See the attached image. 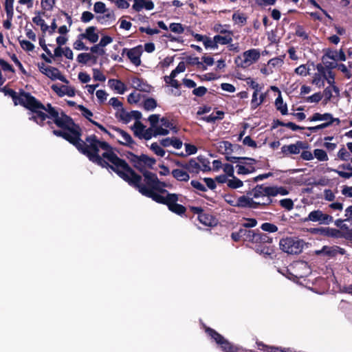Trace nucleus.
<instances>
[{
  "mask_svg": "<svg viewBox=\"0 0 352 352\" xmlns=\"http://www.w3.org/2000/svg\"><path fill=\"white\" fill-rule=\"evenodd\" d=\"M28 96L26 109L30 111L29 120L40 126H45L47 118L52 120L54 124L62 129H54L52 133L74 146L80 153L87 156L89 161L96 164L98 160H100V148L102 150L111 149V145L108 142L99 140L94 134L87 136L85 141H83L81 139L82 129L72 117L60 109L53 107L50 103L43 104L32 94Z\"/></svg>",
  "mask_w": 352,
  "mask_h": 352,
  "instance_id": "1",
  "label": "nucleus"
},
{
  "mask_svg": "<svg viewBox=\"0 0 352 352\" xmlns=\"http://www.w3.org/2000/svg\"><path fill=\"white\" fill-rule=\"evenodd\" d=\"M28 96L26 109L30 111L29 120L40 126H45L47 118L52 120L54 124L62 129H54L52 133L74 146L80 153L87 156L89 161L96 164L98 160H100V148L102 150L111 149V145L108 142L99 140L94 134L87 136L85 141H83L81 139L82 129L72 117L60 109L53 107L50 103L43 104L32 94Z\"/></svg>",
  "mask_w": 352,
  "mask_h": 352,
  "instance_id": "2",
  "label": "nucleus"
},
{
  "mask_svg": "<svg viewBox=\"0 0 352 352\" xmlns=\"http://www.w3.org/2000/svg\"><path fill=\"white\" fill-rule=\"evenodd\" d=\"M104 151L100 156V160H98L96 164L102 168H110L129 185L138 189L142 195L152 199L151 195L169 193L164 188L171 186L160 181L155 173H146L143 184L142 176L136 173L124 160L120 158L113 151L111 146V149Z\"/></svg>",
  "mask_w": 352,
  "mask_h": 352,
  "instance_id": "3",
  "label": "nucleus"
},
{
  "mask_svg": "<svg viewBox=\"0 0 352 352\" xmlns=\"http://www.w3.org/2000/svg\"><path fill=\"white\" fill-rule=\"evenodd\" d=\"M255 234L260 237L258 241H252L254 244L255 252L263 255L265 258L272 259L275 256V246L272 244L273 238L258 229L256 230Z\"/></svg>",
  "mask_w": 352,
  "mask_h": 352,
  "instance_id": "4",
  "label": "nucleus"
},
{
  "mask_svg": "<svg viewBox=\"0 0 352 352\" xmlns=\"http://www.w3.org/2000/svg\"><path fill=\"white\" fill-rule=\"evenodd\" d=\"M253 197L255 199H259V197H266L265 204H267V206L272 204V197H276L278 195H286L288 194V190L284 187H278L275 186H265L264 184H257L253 188Z\"/></svg>",
  "mask_w": 352,
  "mask_h": 352,
  "instance_id": "5",
  "label": "nucleus"
},
{
  "mask_svg": "<svg viewBox=\"0 0 352 352\" xmlns=\"http://www.w3.org/2000/svg\"><path fill=\"white\" fill-rule=\"evenodd\" d=\"M152 199L157 203L167 206L168 210L178 215L184 214L186 208L183 205L177 204L179 195L175 193H168L166 197L162 195H151Z\"/></svg>",
  "mask_w": 352,
  "mask_h": 352,
  "instance_id": "6",
  "label": "nucleus"
},
{
  "mask_svg": "<svg viewBox=\"0 0 352 352\" xmlns=\"http://www.w3.org/2000/svg\"><path fill=\"white\" fill-rule=\"evenodd\" d=\"M280 248L284 252L289 254H300L304 247V241L293 237L282 239L279 242Z\"/></svg>",
  "mask_w": 352,
  "mask_h": 352,
  "instance_id": "7",
  "label": "nucleus"
},
{
  "mask_svg": "<svg viewBox=\"0 0 352 352\" xmlns=\"http://www.w3.org/2000/svg\"><path fill=\"white\" fill-rule=\"evenodd\" d=\"M253 188L247 192L246 195H242L237 198L236 205L238 208L248 209H265L267 207V204L264 201H257L254 200Z\"/></svg>",
  "mask_w": 352,
  "mask_h": 352,
  "instance_id": "8",
  "label": "nucleus"
},
{
  "mask_svg": "<svg viewBox=\"0 0 352 352\" xmlns=\"http://www.w3.org/2000/svg\"><path fill=\"white\" fill-rule=\"evenodd\" d=\"M205 332L220 346L223 352H233L235 345L229 342L217 331L209 327H205Z\"/></svg>",
  "mask_w": 352,
  "mask_h": 352,
  "instance_id": "9",
  "label": "nucleus"
},
{
  "mask_svg": "<svg viewBox=\"0 0 352 352\" xmlns=\"http://www.w3.org/2000/svg\"><path fill=\"white\" fill-rule=\"evenodd\" d=\"M0 91L3 92L5 96H10L15 106L19 104L26 109L27 100H28V96H31L30 93L21 89L18 94L14 90L8 88L7 86L0 87Z\"/></svg>",
  "mask_w": 352,
  "mask_h": 352,
  "instance_id": "10",
  "label": "nucleus"
},
{
  "mask_svg": "<svg viewBox=\"0 0 352 352\" xmlns=\"http://www.w3.org/2000/svg\"><path fill=\"white\" fill-rule=\"evenodd\" d=\"M143 53L142 45H139L133 48L128 49L124 48L122 52V56L126 55L127 58L130 60L131 63L136 67L141 65V56Z\"/></svg>",
  "mask_w": 352,
  "mask_h": 352,
  "instance_id": "11",
  "label": "nucleus"
},
{
  "mask_svg": "<svg viewBox=\"0 0 352 352\" xmlns=\"http://www.w3.org/2000/svg\"><path fill=\"white\" fill-rule=\"evenodd\" d=\"M256 230H248L240 228L238 232L231 234V238L234 241H239L241 239L244 241L252 242V241H258L260 237L255 234Z\"/></svg>",
  "mask_w": 352,
  "mask_h": 352,
  "instance_id": "12",
  "label": "nucleus"
},
{
  "mask_svg": "<svg viewBox=\"0 0 352 352\" xmlns=\"http://www.w3.org/2000/svg\"><path fill=\"white\" fill-rule=\"evenodd\" d=\"M309 147V144L305 141H297L295 144L284 145L281 147V153L285 156L291 154H299L301 150L307 149Z\"/></svg>",
  "mask_w": 352,
  "mask_h": 352,
  "instance_id": "13",
  "label": "nucleus"
},
{
  "mask_svg": "<svg viewBox=\"0 0 352 352\" xmlns=\"http://www.w3.org/2000/svg\"><path fill=\"white\" fill-rule=\"evenodd\" d=\"M318 221L320 224H326L328 225L330 223L333 221V218L332 216L324 214L321 210H316L311 211L308 217L305 218L304 221Z\"/></svg>",
  "mask_w": 352,
  "mask_h": 352,
  "instance_id": "14",
  "label": "nucleus"
},
{
  "mask_svg": "<svg viewBox=\"0 0 352 352\" xmlns=\"http://www.w3.org/2000/svg\"><path fill=\"white\" fill-rule=\"evenodd\" d=\"M160 116L159 114H152L148 117V120L151 126L149 128L145 129L142 139L148 140L151 139L152 137H157L155 129L156 124L159 122Z\"/></svg>",
  "mask_w": 352,
  "mask_h": 352,
  "instance_id": "15",
  "label": "nucleus"
},
{
  "mask_svg": "<svg viewBox=\"0 0 352 352\" xmlns=\"http://www.w3.org/2000/svg\"><path fill=\"white\" fill-rule=\"evenodd\" d=\"M243 60L241 61V63L237 64L239 66H241L243 68H245L249 66L251 63L256 62L260 56V52L257 49H251L247 50L243 53Z\"/></svg>",
  "mask_w": 352,
  "mask_h": 352,
  "instance_id": "16",
  "label": "nucleus"
},
{
  "mask_svg": "<svg viewBox=\"0 0 352 352\" xmlns=\"http://www.w3.org/2000/svg\"><path fill=\"white\" fill-rule=\"evenodd\" d=\"M127 160L132 164L133 166L139 170L144 177V174L146 173H151L149 170H147L146 168H144L142 162L141 155H137L131 151H127L125 154Z\"/></svg>",
  "mask_w": 352,
  "mask_h": 352,
  "instance_id": "17",
  "label": "nucleus"
},
{
  "mask_svg": "<svg viewBox=\"0 0 352 352\" xmlns=\"http://www.w3.org/2000/svg\"><path fill=\"white\" fill-rule=\"evenodd\" d=\"M109 128L110 129H112V130L118 132L119 134H120L122 135L124 142L118 140V144H120L121 145L126 146L132 149L134 148L135 142L133 140V139L131 138V136L129 133H128L125 131L122 130V129L115 126H113V125H109Z\"/></svg>",
  "mask_w": 352,
  "mask_h": 352,
  "instance_id": "18",
  "label": "nucleus"
},
{
  "mask_svg": "<svg viewBox=\"0 0 352 352\" xmlns=\"http://www.w3.org/2000/svg\"><path fill=\"white\" fill-rule=\"evenodd\" d=\"M324 55L322 57L324 61V57H327L334 61H345L346 59V54L343 49H340L339 51L333 50L331 48H327L324 50Z\"/></svg>",
  "mask_w": 352,
  "mask_h": 352,
  "instance_id": "19",
  "label": "nucleus"
},
{
  "mask_svg": "<svg viewBox=\"0 0 352 352\" xmlns=\"http://www.w3.org/2000/svg\"><path fill=\"white\" fill-rule=\"evenodd\" d=\"M175 165L179 167L183 168L190 173H198L201 169V166L199 162L194 158H192L189 160L188 163L182 162L179 160H176L175 162Z\"/></svg>",
  "mask_w": 352,
  "mask_h": 352,
  "instance_id": "20",
  "label": "nucleus"
},
{
  "mask_svg": "<svg viewBox=\"0 0 352 352\" xmlns=\"http://www.w3.org/2000/svg\"><path fill=\"white\" fill-rule=\"evenodd\" d=\"M97 28L95 26H89L85 30V33L80 34L78 37L80 39H87L90 43H95L98 41L99 36L96 32Z\"/></svg>",
  "mask_w": 352,
  "mask_h": 352,
  "instance_id": "21",
  "label": "nucleus"
},
{
  "mask_svg": "<svg viewBox=\"0 0 352 352\" xmlns=\"http://www.w3.org/2000/svg\"><path fill=\"white\" fill-rule=\"evenodd\" d=\"M131 84L134 89L143 92H150L151 86L142 78L133 76L131 78Z\"/></svg>",
  "mask_w": 352,
  "mask_h": 352,
  "instance_id": "22",
  "label": "nucleus"
},
{
  "mask_svg": "<svg viewBox=\"0 0 352 352\" xmlns=\"http://www.w3.org/2000/svg\"><path fill=\"white\" fill-rule=\"evenodd\" d=\"M51 88L59 97H63L65 95L69 97L75 96V89L72 87L66 85L58 87L57 85H52Z\"/></svg>",
  "mask_w": 352,
  "mask_h": 352,
  "instance_id": "23",
  "label": "nucleus"
},
{
  "mask_svg": "<svg viewBox=\"0 0 352 352\" xmlns=\"http://www.w3.org/2000/svg\"><path fill=\"white\" fill-rule=\"evenodd\" d=\"M45 76L52 80H59L65 83H69L68 80L61 74L59 69L56 67L49 66L48 71H46Z\"/></svg>",
  "mask_w": 352,
  "mask_h": 352,
  "instance_id": "24",
  "label": "nucleus"
},
{
  "mask_svg": "<svg viewBox=\"0 0 352 352\" xmlns=\"http://www.w3.org/2000/svg\"><path fill=\"white\" fill-rule=\"evenodd\" d=\"M132 8L135 12H140L143 8L146 10H151L154 8V3L152 1L133 0Z\"/></svg>",
  "mask_w": 352,
  "mask_h": 352,
  "instance_id": "25",
  "label": "nucleus"
},
{
  "mask_svg": "<svg viewBox=\"0 0 352 352\" xmlns=\"http://www.w3.org/2000/svg\"><path fill=\"white\" fill-rule=\"evenodd\" d=\"M351 230L348 232H343L340 230L329 228L327 237H332L336 239L344 238L351 241Z\"/></svg>",
  "mask_w": 352,
  "mask_h": 352,
  "instance_id": "26",
  "label": "nucleus"
},
{
  "mask_svg": "<svg viewBox=\"0 0 352 352\" xmlns=\"http://www.w3.org/2000/svg\"><path fill=\"white\" fill-rule=\"evenodd\" d=\"M233 35H234L233 32H228L227 34H222V35L217 34L214 36V39H215V41L217 44V45L219 44L222 45H228V44H230L232 42Z\"/></svg>",
  "mask_w": 352,
  "mask_h": 352,
  "instance_id": "27",
  "label": "nucleus"
},
{
  "mask_svg": "<svg viewBox=\"0 0 352 352\" xmlns=\"http://www.w3.org/2000/svg\"><path fill=\"white\" fill-rule=\"evenodd\" d=\"M108 84L111 89L116 90L120 94H123L126 89L125 84L118 79H109Z\"/></svg>",
  "mask_w": 352,
  "mask_h": 352,
  "instance_id": "28",
  "label": "nucleus"
},
{
  "mask_svg": "<svg viewBox=\"0 0 352 352\" xmlns=\"http://www.w3.org/2000/svg\"><path fill=\"white\" fill-rule=\"evenodd\" d=\"M199 221L206 226H213L214 223V217L208 213H206L204 211L197 217Z\"/></svg>",
  "mask_w": 352,
  "mask_h": 352,
  "instance_id": "29",
  "label": "nucleus"
},
{
  "mask_svg": "<svg viewBox=\"0 0 352 352\" xmlns=\"http://www.w3.org/2000/svg\"><path fill=\"white\" fill-rule=\"evenodd\" d=\"M171 174L175 179L179 182H188L190 179L187 171L181 169H174L172 170Z\"/></svg>",
  "mask_w": 352,
  "mask_h": 352,
  "instance_id": "30",
  "label": "nucleus"
},
{
  "mask_svg": "<svg viewBox=\"0 0 352 352\" xmlns=\"http://www.w3.org/2000/svg\"><path fill=\"white\" fill-rule=\"evenodd\" d=\"M275 106L282 115H287L288 113L287 105L283 102L281 95H279L275 100Z\"/></svg>",
  "mask_w": 352,
  "mask_h": 352,
  "instance_id": "31",
  "label": "nucleus"
},
{
  "mask_svg": "<svg viewBox=\"0 0 352 352\" xmlns=\"http://www.w3.org/2000/svg\"><path fill=\"white\" fill-rule=\"evenodd\" d=\"M186 63L189 65H197V68L201 69L202 70L206 69V66L199 61V58L197 56H189L186 58Z\"/></svg>",
  "mask_w": 352,
  "mask_h": 352,
  "instance_id": "32",
  "label": "nucleus"
},
{
  "mask_svg": "<svg viewBox=\"0 0 352 352\" xmlns=\"http://www.w3.org/2000/svg\"><path fill=\"white\" fill-rule=\"evenodd\" d=\"M131 129L135 136L142 139L146 126L140 121H135Z\"/></svg>",
  "mask_w": 352,
  "mask_h": 352,
  "instance_id": "33",
  "label": "nucleus"
},
{
  "mask_svg": "<svg viewBox=\"0 0 352 352\" xmlns=\"http://www.w3.org/2000/svg\"><path fill=\"white\" fill-rule=\"evenodd\" d=\"M330 119H331V113H325L323 114H321L320 113H315L313 114L311 117H309L308 118V120L310 122H316L320 120H325L328 122L330 121Z\"/></svg>",
  "mask_w": 352,
  "mask_h": 352,
  "instance_id": "34",
  "label": "nucleus"
},
{
  "mask_svg": "<svg viewBox=\"0 0 352 352\" xmlns=\"http://www.w3.org/2000/svg\"><path fill=\"white\" fill-rule=\"evenodd\" d=\"M142 166L144 168H153V166L155 164L156 160L154 157H149L147 155L142 154L141 155Z\"/></svg>",
  "mask_w": 352,
  "mask_h": 352,
  "instance_id": "35",
  "label": "nucleus"
},
{
  "mask_svg": "<svg viewBox=\"0 0 352 352\" xmlns=\"http://www.w3.org/2000/svg\"><path fill=\"white\" fill-rule=\"evenodd\" d=\"M116 117L122 120L125 124H127L131 121L130 112H126L123 107L116 113Z\"/></svg>",
  "mask_w": 352,
  "mask_h": 352,
  "instance_id": "36",
  "label": "nucleus"
},
{
  "mask_svg": "<svg viewBox=\"0 0 352 352\" xmlns=\"http://www.w3.org/2000/svg\"><path fill=\"white\" fill-rule=\"evenodd\" d=\"M236 168H237V174L238 175H247L250 173H252L256 171V168L253 166L248 165V167H245V166L242 164H237L236 166Z\"/></svg>",
  "mask_w": 352,
  "mask_h": 352,
  "instance_id": "37",
  "label": "nucleus"
},
{
  "mask_svg": "<svg viewBox=\"0 0 352 352\" xmlns=\"http://www.w3.org/2000/svg\"><path fill=\"white\" fill-rule=\"evenodd\" d=\"M337 245H334L332 247H329L324 245L322 247L320 251L317 252V254H320L321 252L324 253V255L329 256L330 257H333L337 255L336 248Z\"/></svg>",
  "mask_w": 352,
  "mask_h": 352,
  "instance_id": "38",
  "label": "nucleus"
},
{
  "mask_svg": "<svg viewBox=\"0 0 352 352\" xmlns=\"http://www.w3.org/2000/svg\"><path fill=\"white\" fill-rule=\"evenodd\" d=\"M157 101L153 98H148L143 102V107L146 111L153 110L157 107Z\"/></svg>",
  "mask_w": 352,
  "mask_h": 352,
  "instance_id": "39",
  "label": "nucleus"
},
{
  "mask_svg": "<svg viewBox=\"0 0 352 352\" xmlns=\"http://www.w3.org/2000/svg\"><path fill=\"white\" fill-rule=\"evenodd\" d=\"M328 230H329V227H327V228L320 227V228H311L309 231L312 234L320 235L322 236L327 237Z\"/></svg>",
  "mask_w": 352,
  "mask_h": 352,
  "instance_id": "40",
  "label": "nucleus"
},
{
  "mask_svg": "<svg viewBox=\"0 0 352 352\" xmlns=\"http://www.w3.org/2000/svg\"><path fill=\"white\" fill-rule=\"evenodd\" d=\"M232 20L235 23L243 25L247 22V17L245 16L244 14L234 12L232 14Z\"/></svg>",
  "mask_w": 352,
  "mask_h": 352,
  "instance_id": "41",
  "label": "nucleus"
},
{
  "mask_svg": "<svg viewBox=\"0 0 352 352\" xmlns=\"http://www.w3.org/2000/svg\"><path fill=\"white\" fill-rule=\"evenodd\" d=\"M295 35L302 40H308L309 38V34L305 32L304 27L301 25H296Z\"/></svg>",
  "mask_w": 352,
  "mask_h": 352,
  "instance_id": "42",
  "label": "nucleus"
},
{
  "mask_svg": "<svg viewBox=\"0 0 352 352\" xmlns=\"http://www.w3.org/2000/svg\"><path fill=\"white\" fill-rule=\"evenodd\" d=\"M92 58H94V55H92L91 54L81 53L78 55L76 60L79 63L85 65L89 61H90L92 59Z\"/></svg>",
  "mask_w": 352,
  "mask_h": 352,
  "instance_id": "43",
  "label": "nucleus"
},
{
  "mask_svg": "<svg viewBox=\"0 0 352 352\" xmlns=\"http://www.w3.org/2000/svg\"><path fill=\"white\" fill-rule=\"evenodd\" d=\"M150 149L157 156L164 157L165 155V151L157 142L152 143Z\"/></svg>",
  "mask_w": 352,
  "mask_h": 352,
  "instance_id": "44",
  "label": "nucleus"
},
{
  "mask_svg": "<svg viewBox=\"0 0 352 352\" xmlns=\"http://www.w3.org/2000/svg\"><path fill=\"white\" fill-rule=\"evenodd\" d=\"M197 159L199 161V163H200L201 164V166L203 167L201 170L204 172L210 171L211 170L210 166V162L207 158H206L203 155H199L197 157Z\"/></svg>",
  "mask_w": 352,
  "mask_h": 352,
  "instance_id": "45",
  "label": "nucleus"
},
{
  "mask_svg": "<svg viewBox=\"0 0 352 352\" xmlns=\"http://www.w3.org/2000/svg\"><path fill=\"white\" fill-rule=\"evenodd\" d=\"M315 157L319 161H327L328 155L325 151L322 149L316 148L314 151Z\"/></svg>",
  "mask_w": 352,
  "mask_h": 352,
  "instance_id": "46",
  "label": "nucleus"
},
{
  "mask_svg": "<svg viewBox=\"0 0 352 352\" xmlns=\"http://www.w3.org/2000/svg\"><path fill=\"white\" fill-rule=\"evenodd\" d=\"M77 109L81 112L82 115L86 118L90 122L93 120L91 118L93 116V113L82 104L77 105Z\"/></svg>",
  "mask_w": 352,
  "mask_h": 352,
  "instance_id": "47",
  "label": "nucleus"
},
{
  "mask_svg": "<svg viewBox=\"0 0 352 352\" xmlns=\"http://www.w3.org/2000/svg\"><path fill=\"white\" fill-rule=\"evenodd\" d=\"M243 182L234 176L232 179L228 181V186L232 189H236L243 186Z\"/></svg>",
  "mask_w": 352,
  "mask_h": 352,
  "instance_id": "48",
  "label": "nucleus"
},
{
  "mask_svg": "<svg viewBox=\"0 0 352 352\" xmlns=\"http://www.w3.org/2000/svg\"><path fill=\"white\" fill-rule=\"evenodd\" d=\"M261 228L262 230L270 233H273L278 231V227L275 224L267 222L263 223L261 225Z\"/></svg>",
  "mask_w": 352,
  "mask_h": 352,
  "instance_id": "49",
  "label": "nucleus"
},
{
  "mask_svg": "<svg viewBox=\"0 0 352 352\" xmlns=\"http://www.w3.org/2000/svg\"><path fill=\"white\" fill-rule=\"evenodd\" d=\"M162 124V126H164L165 128H169L171 130L177 132V127L173 125V123L166 117L160 118V120Z\"/></svg>",
  "mask_w": 352,
  "mask_h": 352,
  "instance_id": "50",
  "label": "nucleus"
},
{
  "mask_svg": "<svg viewBox=\"0 0 352 352\" xmlns=\"http://www.w3.org/2000/svg\"><path fill=\"white\" fill-rule=\"evenodd\" d=\"M338 157L342 161H349L351 160V154L344 147L341 148L338 152Z\"/></svg>",
  "mask_w": 352,
  "mask_h": 352,
  "instance_id": "51",
  "label": "nucleus"
},
{
  "mask_svg": "<svg viewBox=\"0 0 352 352\" xmlns=\"http://www.w3.org/2000/svg\"><path fill=\"white\" fill-rule=\"evenodd\" d=\"M203 43L206 48L217 49L218 47L214 36L212 39L210 37L206 36Z\"/></svg>",
  "mask_w": 352,
  "mask_h": 352,
  "instance_id": "52",
  "label": "nucleus"
},
{
  "mask_svg": "<svg viewBox=\"0 0 352 352\" xmlns=\"http://www.w3.org/2000/svg\"><path fill=\"white\" fill-rule=\"evenodd\" d=\"M320 74H314L311 83L316 85L318 87L321 88L324 85V78L322 76H319Z\"/></svg>",
  "mask_w": 352,
  "mask_h": 352,
  "instance_id": "53",
  "label": "nucleus"
},
{
  "mask_svg": "<svg viewBox=\"0 0 352 352\" xmlns=\"http://www.w3.org/2000/svg\"><path fill=\"white\" fill-rule=\"evenodd\" d=\"M322 98L321 92H317L310 96L305 98V101L307 102H319Z\"/></svg>",
  "mask_w": 352,
  "mask_h": 352,
  "instance_id": "54",
  "label": "nucleus"
},
{
  "mask_svg": "<svg viewBox=\"0 0 352 352\" xmlns=\"http://www.w3.org/2000/svg\"><path fill=\"white\" fill-rule=\"evenodd\" d=\"M171 32L177 34H182L184 32V28L181 23H171L169 25Z\"/></svg>",
  "mask_w": 352,
  "mask_h": 352,
  "instance_id": "55",
  "label": "nucleus"
},
{
  "mask_svg": "<svg viewBox=\"0 0 352 352\" xmlns=\"http://www.w3.org/2000/svg\"><path fill=\"white\" fill-rule=\"evenodd\" d=\"M56 0H41V7L45 10L51 11Z\"/></svg>",
  "mask_w": 352,
  "mask_h": 352,
  "instance_id": "56",
  "label": "nucleus"
},
{
  "mask_svg": "<svg viewBox=\"0 0 352 352\" xmlns=\"http://www.w3.org/2000/svg\"><path fill=\"white\" fill-rule=\"evenodd\" d=\"M94 11L96 13L104 14L106 11V6L103 2L97 1L94 6Z\"/></svg>",
  "mask_w": 352,
  "mask_h": 352,
  "instance_id": "57",
  "label": "nucleus"
},
{
  "mask_svg": "<svg viewBox=\"0 0 352 352\" xmlns=\"http://www.w3.org/2000/svg\"><path fill=\"white\" fill-rule=\"evenodd\" d=\"M280 205L287 210H291L294 208V202L291 199H283L280 201Z\"/></svg>",
  "mask_w": 352,
  "mask_h": 352,
  "instance_id": "58",
  "label": "nucleus"
},
{
  "mask_svg": "<svg viewBox=\"0 0 352 352\" xmlns=\"http://www.w3.org/2000/svg\"><path fill=\"white\" fill-rule=\"evenodd\" d=\"M295 73L298 75L305 76L309 74V69L307 67L306 65H300L295 69Z\"/></svg>",
  "mask_w": 352,
  "mask_h": 352,
  "instance_id": "59",
  "label": "nucleus"
},
{
  "mask_svg": "<svg viewBox=\"0 0 352 352\" xmlns=\"http://www.w3.org/2000/svg\"><path fill=\"white\" fill-rule=\"evenodd\" d=\"M93 78L95 80L104 82L106 80V76L100 72V69H93Z\"/></svg>",
  "mask_w": 352,
  "mask_h": 352,
  "instance_id": "60",
  "label": "nucleus"
},
{
  "mask_svg": "<svg viewBox=\"0 0 352 352\" xmlns=\"http://www.w3.org/2000/svg\"><path fill=\"white\" fill-rule=\"evenodd\" d=\"M21 47L27 52H32L34 49V45L30 41L27 40L19 41Z\"/></svg>",
  "mask_w": 352,
  "mask_h": 352,
  "instance_id": "61",
  "label": "nucleus"
},
{
  "mask_svg": "<svg viewBox=\"0 0 352 352\" xmlns=\"http://www.w3.org/2000/svg\"><path fill=\"white\" fill-rule=\"evenodd\" d=\"M344 221H346V219H338L334 221V223L336 226V227L339 228L341 230L348 232L349 230H351V229H349V226L346 224L344 223Z\"/></svg>",
  "mask_w": 352,
  "mask_h": 352,
  "instance_id": "62",
  "label": "nucleus"
},
{
  "mask_svg": "<svg viewBox=\"0 0 352 352\" xmlns=\"http://www.w3.org/2000/svg\"><path fill=\"white\" fill-rule=\"evenodd\" d=\"M207 92H208L207 88L204 86L195 87L192 90V94L197 97H203Z\"/></svg>",
  "mask_w": 352,
  "mask_h": 352,
  "instance_id": "63",
  "label": "nucleus"
},
{
  "mask_svg": "<svg viewBox=\"0 0 352 352\" xmlns=\"http://www.w3.org/2000/svg\"><path fill=\"white\" fill-rule=\"evenodd\" d=\"M94 18V14L91 12L85 11L82 13L80 20L83 23H88Z\"/></svg>",
  "mask_w": 352,
  "mask_h": 352,
  "instance_id": "64",
  "label": "nucleus"
}]
</instances>
